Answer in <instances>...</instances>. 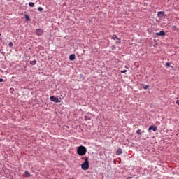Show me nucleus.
<instances>
[{"instance_id":"obj_20","label":"nucleus","mask_w":179,"mask_h":179,"mask_svg":"<svg viewBox=\"0 0 179 179\" xmlns=\"http://www.w3.org/2000/svg\"><path fill=\"white\" fill-rule=\"evenodd\" d=\"M8 45H9V47H13V43L10 42V43H8Z\"/></svg>"},{"instance_id":"obj_6","label":"nucleus","mask_w":179,"mask_h":179,"mask_svg":"<svg viewBox=\"0 0 179 179\" xmlns=\"http://www.w3.org/2000/svg\"><path fill=\"white\" fill-rule=\"evenodd\" d=\"M156 36H166V33L164 31H160L156 33Z\"/></svg>"},{"instance_id":"obj_10","label":"nucleus","mask_w":179,"mask_h":179,"mask_svg":"<svg viewBox=\"0 0 179 179\" xmlns=\"http://www.w3.org/2000/svg\"><path fill=\"white\" fill-rule=\"evenodd\" d=\"M143 88L145 90H146L149 89V85H143Z\"/></svg>"},{"instance_id":"obj_5","label":"nucleus","mask_w":179,"mask_h":179,"mask_svg":"<svg viewBox=\"0 0 179 179\" xmlns=\"http://www.w3.org/2000/svg\"><path fill=\"white\" fill-rule=\"evenodd\" d=\"M154 131V132H156V131H157V127L155 126V125H152V126H150L149 128H148V131Z\"/></svg>"},{"instance_id":"obj_3","label":"nucleus","mask_w":179,"mask_h":179,"mask_svg":"<svg viewBox=\"0 0 179 179\" xmlns=\"http://www.w3.org/2000/svg\"><path fill=\"white\" fill-rule=\"evenodd\" d=\"M36 36H41L44 34V31L41 29H36L35 31Z\"/></svg>"},{"instance_id":"obj_27","label":"nucleus","mask_w":179,"mask_h":179,"mask_svg":"<svg viewBox=\"0 0 179 179\" xmlns=\"http://www.w3.org/2000/svg\"><path fill=\"white\" fill-rule=\"evenodd\" d=\"M0 82H3V80L2 78H0Z\"/></svg>"},{"instance_id":"obj_12","label":"nucleus","mask_w":179,"mask_h":179,"mask_svg":"<svg viewBox=\"0 0 179 179\" xmlns=\"http://www.w3.org/2000/svg\"><path fill=\"white\" fill-rule=\"evenodd\" d=\"M137 135H142V130L138 129L136 131Z\"/></svg>"},{"instance_id":"obj_23","label":"nucleus","mask_w":179,"mask_h":179,"mask_svg":"<svg viewBox=\"0 0 179 179\" xmlns=\"http://www.w3.org/2000/svg\"><path fill=\"white\" fill-rule=\"evenodd\" d=\"M176 104H178V106H179V100L176 101Z\"/></svg>"},{"instance_id":"obj_21","label":"nucleus","mask_w":179,"mask_h":179,"mask_svg":"<svg viewBox=\"0 0 179 179\" xmlns=\"http://www.w3.org/2000/svg\"><path fill=\"white\" fill-rule=\"evenodd\" d=\"M87 120H90V118H89L87 116H85V120L87 121Z\"/></svg>"},{"instance_id":"obj_25","label":"nucleus","mask_w":179,"mask_h":179,"mask_svg":"<svg viewBox=\"0 0 179 179\" xmlns=\"http://www.w3.org/2000/svg\"><path fill=\"white\" fill-rule=\"evenodd\" d=\"M131 178H132V177L129 176V177H127V179H131Z\"/></svg>"},{"instance_id":"obj_4","label":"nucleus","mask_w":179,"mask_h":179,"mask_svg":"<svg viewBox=\"0 0 179 179\" xmlns=\"http://www.w3.org/2000/svg\"><path fill=\"white\" fill-rule=\"evenodd\" d=\"M51 101H54V103H61V100L55 96H50Z\"/></svg>"},{"instance_id":"obj_1","label":"nucleus","mask_w":179,"mask_h":179,"mask_svg":"<svg viewBox=\"0 0 179 179\" xmlns=\"http://www.w3.org/2000/svg\"><path fill=\"white\" fill-rule=\"evenodd\" d=\"M87 152V150L86 149V147L83 145H80L77 149V153L79 155V156H85Z\"/></svg>"},{"instance_id":"obj_11","label":"nucleus","mask_w":179,"mask_h":179,"mask_svg":"<svg viewBox=\"0 0 179 179\" xmlns=\"http://www.w3.org/2000/svg\"><path fill=\"white\" fill-rule=\"evenodd\" d=\"M31 65H36V64H37V61L36 60H33L30 62Z\"/></svg>"},{"instance_id":"obj_19","label":"nucleus","mask_w":179,"mask_h":179,"mask_svg":"<svg viewBox=\"0 0 179 179\" xmlns=\"http://www.w3.org/2000/svg\"><path fill=\"white\" fill-rule=\"evenodd\" d=\"M166 66H167L168 68H170V66H171L170 62L166 63Z\"/></svg>"},{"instance_id":"obj_22","label":"nucleus","mask_w":179,"mask_h":179,"mask_svg":"<svg viewBox=\"0 0 179 179\" xmlns=\"http://www.w3.org/2000/svg\"><path fill=\"white\" fill-rule=\"evenodd\" d=\"M127 72V70L121 71V73H125Z\"/></svg>"},{"instance_id":"obj_28","label":"nucleus","mask_w":179,"mask_h":179,"mask_svg":"<svg viewBox=\"0 0 179 179\" xmlns=\"http://www.w3.org/2000/svg\"><path fill=\"white\" fill-rule=\"evenodd\" d=\"M0 36H1V33H0Z\"/></svg>"},{"instance_id":"obj_8","label":"nucleus","mask_w":179,"mask_h":179,"mask_svg":"<svg viewBox=\"0 0 179 179\" xmlns=\"http://www.w3.org/2000/svg\"><path fill=\"white\" fill-rule=\"evenodd\" d=\"M75 58H76L75 54H72V55H71L69 56V59H70V61H75Z\"/></svg>"},{"instance_id":"obj_9","label":"nucleus","mask_w":179,"mask_h":179,"mask_svg":"<svg viewBox=\"0 0 179 179\" xmlns=\"http://www.w3.org/2000/svg\"><path fill=\"white\" fill-rule=\"evenodd\" d=\"M158 16H164V12L163 11L158 12Z\"/></svg>"},{"instance_id":"obj_15","label":"nucleus","mask_w":179,"mask_h":179,"mask_svg":"<svg viewBox=\"0 0 179 179\" xmlns=\"http://www.w3.org/2000/svg\"><path fill=\"white\" fill-rule=\"evenodd\" d=\"M29 6H30L31 8H33V7L34 6V3L30 2V3H29Z\"/></svg>"},{"instance_id":"obj_14","label":"nucleus","mask_w":179,"mask_h":179,"mask_svg":"<svg viewBox=\"0 0 179 179\" xmlns=\"http://www.w3.org/2000/svg\"><path fill=\"white\" fill-rule=\"evenodd\" d=\"M112 38H113V40H117L118 38V37H117L116 35H113Z\"/></svg>"},{"instance_id":"obj_2","label":"nucleus","mask_w":179,"mask_h":179,"mask_svg":"<svg viewBox=\"0 0 179 179\" xmlns=\"http://www.w3.org/2000/svg\"><path fill=\"white\" fill-rule=\"evenodd\" d=\"M83 170H89V157H85L84 163L81 165Z\"/></svg>"},{"instance_id":"obj_18","label":"nucleus","mask_w":179,"mask_h":179,"mask_svg":"<svg viewBox=\"0 0 179 179\" xmlns=\"http://www.w3.org/2000/svg\"><path fill=\"white\" fill-rule=\"evenodd\" d=\"M38 10L39 12H43V8L38 7Z\"/></svg>"},{"instance_id":"obj_7","label":"nucleus","mask_w":179,"mask_h":179,"mask_svg":"<svg viewBox=\"0 0 179 179\" xmlns=\"http://www.w3.org/2000/svg\"><path fill=\"white\" fill-rule=\"evenodd\" d=\"M122 149L121 148H119L117 151H116V155L117 156H120V155H122Z\"/></svg>"},{"instance_id":"obj_13","label":"nucleus","mask_w":179,"mask_h":179,"mask_svg":"<svg viewBox=\"0 0 179 179\" xmlns=\"http://www.w3.org/2000/svg\"><path fill=\"white\" fill-rule=\"evenodd\" d=\"M25 176L26 177H30V173H29V171H25Z\"/></svg>"},{"instance_id":"obj_17","label":"nucleus","mask_w":179,"mask_h":179,"mask_svg":"<svg viewBox=\"0 0 179 179\" xmlns=\"http://www.w3.org/2000/svg\"><path fill=\"white\" fill-rule=\"evenodd\" d=\"M25 19L27 21L30 20V17H29V15H25Z\"/></svg>"},{"instance_id":"obj_24","label":"nucleus","mask_w":179,"mask_h":179,"mask_svg":"<svg viewBox=\"0 0 179 179\" xmlns=\"http://www.w3.org/2000/svg\"><path fill=\"white\" fill-rule=\"evenodd\" d=\"M156 124L157 125H160V122H157Z\"/></svg>"},{"instance_id":"obj_26","label":"nucleus","mask_w":179,"mask_h":179,"mask_svg":"<svg viewBox=\"0 0 179 179\" xmlns=\"http://www.w3.org/2000/svg\"><path fill=\"white\" fill-rule=\"evenodd\" d=\"M112 50H115V46H113Z\"/></svg>"},{"instance_id":"obj_16","label":"nucleus","mask_w":179,"mask_h":179,"mask_svg":"<svg viewBox=\"0 0 179 179\" xmlns=\"http://www.w3.org/2000/svg\"><path fill=\"white\" fill-rule=\"evenodd\" d=\"M116 40H117V43L118 44H121V39L120 38H117Z\"/></svg>"}]
</instances>
